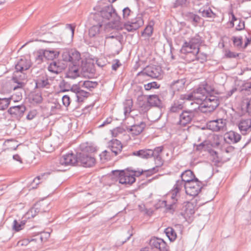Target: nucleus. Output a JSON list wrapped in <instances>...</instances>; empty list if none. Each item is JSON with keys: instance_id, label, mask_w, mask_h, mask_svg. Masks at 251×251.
Returning a JSON list of instances; mask_svg holds the SVG:
<instances>
[{"instance_id": "nucleus-12", "label": "nucleus", "mask_w": 251, "mask_h": 251, "mask_svg": "<svg viewBox=\"0 0 251 251\" xmlns=\"http://www.w3.org/2000/svg\"><path fill=\"white\" fill-rule=\"evenodd\" d=\"M196 112L194 110H184L179 115V120L177 125L180 126L185 127L190 124L195 117Z\"/></svg>"}, {"instance_id": "nucleus-30", "label": "nucleus", "mask_w": 251, "mask_h": 251, "mask_svg": "<svg viewBox=\"0 0 251 251\" xmlns=\"http://www.w3.org/2000/svg\"><path fill=\"white\" fill-rule=\"evenodd\" d=\"M48 69L49 71L56 75L61 73L62 70V68L60 65V63L54 61L50 64Z\"/></svg>"}, {"instance_id": "nucleus-11", "label": "nucleus", "mask_w": 251, "mask_h": 251, "mask_svg": "<svg viewBox=\"0 0 251 251\" xmlns=\"http://www.w3.org/2000/svg\"><path fill=\"white\" fill-rule=\"evenodd\" d=\"M207 128L213 131L225 132L226 130V120L223 119L212 120L207 124Z\"/></svg>"}, {"instance_id": "nucleus-24", "label": "nucleus", "mask_w": 251, "mask_h": 251, "mask_svg": "<svg viewBox=\"0 0 251 251\" xmlns=\"http://www.w3.org/2000/svg\"><path fill=\"white\" fill-rule=\"evenodd\" d=\"M36 88L38 89L48 88L50 85L49 79L46 75L41 76L35 80Z\"/></svg>"}, {"instance_id": "nucleus-13", "label": "nucleus", "mask_w": 251, "mask_h": 251, "mask_svg": "<svg viewBox=\"0 0 251 251\" xmlns=\"http://www.w3.org/2000/svg\"><path fill=\"white\" fill-rule=\"evenodd\" d=\"M149 245L152 249L158 250L159 251H170L169 247L162 239L152 237L151 239Z\"/></svg>"}, {"instance_id": "nucleus-59", "label": "nucleus", "mask_w": 251, "mask_h": 251, "mask_svg": "<svg viewBox=\"0 0 251 251\" xmlns=\"http://www.w3.org/2000/svg\"><path fill=\"white\" fill-rule=\"evenodd\" d=\"M109 152L107 151H102L100 154V157L101 161L104 162L106 160H107L109 158Z\"/></svg>"}, {"instance_id": "nucleus-20", "label": "nucleus", "mask_w": 251, "mask_h": 251, "mask_svg": "<svg viewBox=\"0 0 251 251\" xmlns=\"http://www.w3.org/2000/svg\"><path fill=\"white\" fill-rule=\"evenodd\" d=\"M97 24L93 25L89 30V35L91 38H98L102 40V36L100 35V28L102 27L101 23H97Z\"/></svg>"}, {"instance_id": "nucleus-31", "label": "nucleus", "mask_w": 251, "mask_h": 251, "mask_svg": "<svg viewBox=\"0 0 251 251\" xmlns=\"http://www.w3.org/2000/svg\"><path fill=\"white\" fill-rule=\"evenodd\" d=\"M181 179L186 182V183L194 180L195 177L193 172L190 170H187L184 171L180 175Z\"/></svg>"}, {"instance_id": "nucleus-53", "label": "nucleus", "mask_w": 251, "mask_h": 251, "mask_svg": "<svg viewBox=\"0 0 251 251\" xmlns=\"http://www.w3.org/2000/svg\"><path fill=\"white\" fill-rule=\"evenodd\" d=\"M206 141H204L198 145L194 144L195 150L197 151H205L206 149Z\"/></svg>"}, {"instance_id": "nucleus-51", "label": "nucleus", "mask_w": 251, "mask_h": 251, "mask_svg": "<svg viewBox=\"0 0 251 251\" xmlns=\"http://www.w3.org/2000/svg\"><path fill=\"white\" fill-rule=\"evenodd\" d=\"M243 38L242 37H232V41L234 46L237 47H241L242 45Z\"/></svg>"}, {"instance_id": "nucleus-3", "label": "nucleus", "mask_w": 251, "mask_h": 251, "mask_svg": "<svg viewBox=\"0 0 251 251\" xmlns=\"http://www.w3.org/2000/svg\"><path fill=\"white\" fill-rule=\"evenodd\" d=\"M31 66L30 60L24 57L21 58L15 64V71L13 73L11 80L17 85L13 87V90L22 88L24 86L23 80L25 79L26 75L23 73V71L29 69Z\"/></svg>"}, {"instance_id": "nucleus-56", "label": "nucleus", "mask_w": 251, "mask_h": 251, "mask_svg": "<svg viewBox=\"0 0 251 251\" xmlns=\"http://www.w3.org/2000/svg\"><path fill=\"white\" fill-rule=\"evenodd\" d=\"M158 171V170L156 169V167H153L151 169L144 171V174H145L146 176H150Z\"/></svg>"}, {"instance_id": "nucleus-32", "label": "nucleus", "mask_w": 251, "mask_h": 251, "mask_svg": "<svg viewBox=\"0 0 251 251\" xmlns=\"http://www.w3.org/2000/svg\"><path fill=\"white\" fill-rule=\"evenodd\" d=\"M98 82L90 80H86L83 82H80L79 85L81 87L87 89L89 91H92L98 85Z\"/></svg>"}, {"instance_id": "nucleus-35", "label": "nucleus", "mask_w": 251, "mask_h": 251, "mask_svg": "<svg viewBox=\"0 0 251 251\" xmlns=\"http://www.w3.org/2000/svg\"><path fill=\"white\" fill-rule=\"evenodd\" d=\"M164 232L171 241H174L177 237L175 230L171 227H168L165 229Z\"/></svg>"}, {"instance_id": "nucleus-5", "label": "nucleus", "mask_w": 251, "mask_h": 251, "mask_svg": "<svg viewBox=\"0 0 251 251\" xmlns=\"http://www.w3.org/2000/svg\"><path fill=\"white\" fill-rule=\"evenodd\" d=\"M137 75L143 77L147 76L152 78L161 79L163 75V71L160 66H148L144 68L143 71L139 72Z\"/></svg>"}, {"instance_id": "nucleus-42", "label": "nucleus", "mask_w": 251, "mask_h": 251, "mask_svg": "<svg viewBox=\"0 0 251 251\" xmlns=\"http://www.w3.org/2000/svg\"><path fill=\"white\" fill-rule=\"evenodd\" d=\"M186 182L181 179L176 181L174 186V189L176 190V192H179L184 187L185 189Z\"/></svg>"}, {"instance_id": "nucleus-2", "label": "nucleus", "mask_w": 251, "mask_h": 251, "mask_svg": "<svg viewBox=\"0 0 251 251\" xmlns=\"http://www.w3.org/2000/svg\"><path fill=\"white\" fill-rule=\"evenodd\" d=\"M79 149L80 151L77 152V163L85 168L93 167L96 160L92 153L96 151V147L88 143H84L80 145Z\"/></svg>"}, {"instance_id": "nucleus-57", "label": "nucleus", "mask_w": 251, "mask_h": 251, "mask_svg": "<svg viewBox=\"0 0 251 251\" xmlns=\"http://www.w3.org/2000/svg\"><path fill=\"white\" fill-rule=\"evenodd\" d=\"M154 159L156 164L155 167H156V169H158L159 167H161L163 164V160L161 156L154 157Z\"/></svg>"}, {"instance_id": "nucleus-54", "label": "nucleus", "mask_w": 251, "mask_h": 251, "mask_svg": "<svg viewBox=\"0 0 251 251\" xmlns=\"http://www.w3.org/2000/svg\"><path fill=\"white\" fill-rule=\"evenodd\" d=\"M243 103L245 104L247 112L248 113H251V98L245 100Z\"/></svg>"}, {"instance_id": "nucleus-18", "label": "nucleus", "mask_w": 251, "mask_h": 251, "mask_svg": "<svg viewBox=\"0 0 251 251\" xmlns=\"http://www.w3.org/2000/svg\"><path fill=\"white\" fill-rule=\"evenodd\" d=\"M77 153L75 155L73 153H69L60 158L59 163L62 165H74L77 163Z\"/></svg>"}, {"instance_id": "nucleus-62", "label": "nucleus", "mask_w": 251, "mask_h": 251, "mask_svg": "<svg viewBox=\"0 0 251 251\" xmlns=\"http://www.w3.org/2000/svg\"><path fill=\"white\" fill-rule=\"evenodd\" d=\"M237 22H238V25L236 26L235 29L236 30H241L245 28V22L244 21L239 20Z\"/></svg>"}, {"instance_id": "nucleus-44", "label": "nucleus", "mask_w": 251, "mask_h": 251, "mask_svg": "<svg viewBox=\"0 0 251 251\" xmlns=\"http://www.w3.org/2000/svg\"><path fill=\"white\" fill-rule=\"evenodd\" d=\"M50 174V173L49 172L44 173L41 174V175L38 176L37 177H36L34 179V180H33V181L31 183V184L32 185V188H36V186L40 183L39 180L41 178H42L45 176H49Z\"/></svg>"}, {"instance_id": "nucleus-39", "label": "nucleus", "mask_w": 251, "mask_h": 251, "mask_svg": "<svg viewBox=\"0 0 251 251\" xmlns=\"http://www.w3.org/2000/svg\"><path fill=\"white\" fill-rule=\"evenodd\" d=\"M133 102L131 99H128L125 100L124 102V113L126 115L127 114H129L131 111V108L132 107Z\"/></svg>"}, {"instance_id": "nucleus-36", "label": "nucleus", "mask_w": 251, "mask_h": 251, "mask_svg": "<svg viewBox=\"0 0 251 251\" xmlns=\"http://www.w3.org/2000/svg\"><path fill=\"white\" fill-rule=\"evenodd\" d=\"M198 12L199 13H201V16L204 18H214L215 17V14L210 8L206 9L201 8Z\"/></svg>"}, {"instance_id": "nucleus-38", "label": "nucleus", "mask_w": 251, "mask_h": 251, "mask_svg": "<svg viewBox=\"0 0 251 251\" xmlns=\"http://www.w3.org/2000/svg\"><path fill=\"white\" fill-rule=\"evenodd\" d=\"M26 223L25 220H23L20 222H18L16 220H14L13 223V229L16 231H19L22 229Z\"/></svg>"}, {"instance_id": "nucleus-58", "label": "nucleus", "mask_w": 251, "mask_h": 251, "mask_svg": "<svg viewBox=\"0 0 251 251\" xmlns=\"http://www.w3.org/2000/svg\"><path fill=\"white\" fill-rule=\"evenodd\" d=\"M124 132V130L121 127H117L112 130V134L113 136L117 137L120 134H122Z\"/></svg>"}, {"instance_id": "nucleus-46", "label": "nucleus", "mask_w": 251, "mask_h": 251, "mask_svg": "<svg viewBox=\"0 0 251 251\" xmlns=\"http://www.w3.org/2000/svg\"><path fill=\"white\" fill-rule=\"evenodd\" d=\"M39 212V210L34 207L31 208L25 215V219L34 218Z\"/></svg>"}, {"instance_id": "nucleus-14", "label": "nucleus", "mask_w": 251, "mask_h": 251, "mask_svg": "<svg viewBox=\"0 0 251 251\" xmlns=\"http://www.w3.org/2000/svg\"><path fill=\"white\" fill-rule=\"evenodd\" d=\"M237 126L243 135L251 132V119L242 118L238 123Z\"/></svg>"}, {"instance_id": "nucleus-48", "label": "nucleus", "mask_w": 251, "mask_h": 251, "mask_svg": "<svg viewBox=\"0 0 251 251\" xmlns=\"http://www.w3.org/2000/svg\"><path fill=\"white\" fill-rule=\"evenodd\" d=\"M123 29H126L128 32H133L136 29L134 28V26L130 21L125 23L124 24H122Z\"/></svg>"}, {"instance_id": "nucleus-23", "label": "nucleus", "mask_w": 251, "mask_h": 251, "mask_svg": "<svg viewBox=\"0 0 251 251\" xmlns=\"http://www.w3.org/2000/svg\"><path fill=\"white\" fill-rule=\"evenodd\" d=\"M109 148L112 152L114 153L116 156L121 152L123 146L120 141L115 139L111 140L109 145Z\"/></svg>"}, {"instance_id": "nucleus-17", "label": "nucleus", "mask_w": 251, "mask_h": 251, "mask_svg": "<svg viewBox=\"0 0 251 251\" xmlns=\"http://www.w3.org/2000/svg\"><path fill=\"white\" fill-rule=\"evenodd\" d=\"M195 213V205L191 202L184 203L181 212L183 217L187 220L190 219Z\"/></svg>"}, {"instance_id": "nucleus-37", "label": "nucleus", "mask_w": 251, "mask_h": 251, "mask_svg": "<svg viewBox=\"0 0 251 251\" xmlns=\"http://www.w3.org/2000/svg\"><path fill=\"white\" fill-rule=\"evenodd\" d=\"M44 56L45 59L47 60H53L54 58L57 57L59 55V52L54 50H45Z\"/></svg>"}, {"instance_id": "nucleus-6", "label": "nucleus", "mask_w": 251, "mask_h": 251, "mask_svg": "<svg viewBox=\"0 0 251 251\" xmlns=\"http://www.w3.org/2000/svg\"><path fill=\"white\" fill-rule=\"evenodd\" d=\"M219 105L218 97L209 94L204 102L201 104V110L203 113H210L213 111Z\"/></svg>"}, {"instance_id": "nucleus-43", "label": "nucleus", "mask_w": 251, "mask_h": 251, "mask_svg": "<svg viewBox=\"0 0 251 251\" xmlns=\"http://www.w3.org/2000/svg\"><path fill=\"white\" fill-rule=\"evenodd\" d=\"M153 29V25H148L142 32V35L149 38L152 34Z\"/></svg>"}, {"instance_id": "nucleus-21", "label": "nucleus", "mask_w": 251, "mask_h": 251, "mask_svg": "<svg viewBox=\"0 0 251 251\" xmlns=\"http://www.w3.org/2000/svg\"><path fill=\"white\" fill-rule=\"evenodd\" d=\"M146 126V124L144 122H141L139 124L134 125L131 126H127L126 130L131 132L134 135L140 134L144 130Z\"/></svg>"}, {"instance_id": "nucleus-61", "label": "nucleus", "mask_w": 251, "mask_h": 251, "mask_svg": "<svg viewBox=\"0 0 251 251\" xmlns=\"http://www.w3.org/2000/svg\"><path fill=\"white\" fill-rule=\"evenodd\" d=\"M225 56L227 58H236L238 56V54L230 50H226L225 52Z\"/></svg>"}, {"instance_id": "nucleus-15", "label": "nucleus", "mask_w": 251, "mask_h": 251, "mask_svg": "<svg viewBox=\"0 0 251 251\" xmlns=\"http://www.w3.org/2000/svg\"><path fill=\"white\" fill-rule=\"evenodd\" d=\"M25 110V106L24 104H21L10 107L7 112L13 118L20 119L23 117Z\"/></svg>"}, {"instance_id": "nucleus-45", "label": "nucleus", "mask_w": 251, "mask_h": 251, "mask_svg": "<svg viewBox=\"0 0 251 251\" xmlns=\"http://www.w3.org/2000/svg\"><path fill=\"white\" fill-rule=\"evenodd\" d=\"M61 106L58 102L52 103L50 106V112L52 114H57L61 111Z\"/></svg>"}, {"instance_id": "nucleus-52", "label": "nucleus", "mask_w": 251, "mask_h": 251, "mask_svg": "<svg viewBox=\"0 0 251 251\" xmlns=\"http://www.w3.org/2000/svg\"><path fill=\"white\" fill-rule=\"evenodd\" d=\"M160 85L156 82H152L144 85V88L146 90H150L152 88H158Z\"/></svg>"}, {"instance_id": "nucleus-26", "label": "nucleus", "mask_w": 251, "mask_h": 251, "mask_svg": "<svg viewBox=\"0 0 251 251\" xmlns=\"http://www.w3.org/2000/svg\"><path fill=\"white\" fill-rule=\"evenodd\" d=\"M152 152L151 149H143L133 151L130 155L138 156L142 159H149L151 157Z\"/></svg>"}, {"instance_id": "nucleus-19", "label": "nucleus", "mask_w": 251, "mask_h": 251, "mask_svg": "<svg viewBox=\"0 0 251 251\" xmlns=\"http://www.w3.org/2000/svg\"><path fill=\"white\" fill-rule=\"evenodd\" d=\"M241 135L233 130L226 132L224 137L225 141L229 144H235L239 142L241 139Z\"/></svg>"}, {"instance_id": "nucleus-28", "label": "nucleus", "mask_w": 251, "mask_h": 251, "mask_svg": "<svg viewBox=\"0 0 251 251\" xmlns=\"http://www.w3.org/2000/svg\"><path fill=\"white\" fill-rule=\"evenodd\" d=\"M184 101L179 100H176L172 103L169 109L171 113H178L184 108Z\"/></svg>"}, {"instance_id": "nucleus-27", "label": "nucleus", "mask_w": 251, "mask_h": 251, "mask_svg": "<svg viewBox=\"0 0 251 251\" xmlns=\"http://www.w3.org/2000/svg\"><path fill=\"white\" fill-rule=\"evenodd\" d=\"M188 55L192 56L191 61L198 60L201 63H203L207 60V55L206 53L200 52V50L198 51H192V53H187Z\"/></svg>"}, {"instance_id": "nucleus-41", "label": "nucleus", "mask_w": 251, "mask_h": 251, "mask_svg": "<svg viewBox=\"0 0 251 251\" xmlns=\"http://www.w3.org/2000/svg\"><path fill=\"white\" fill-rule=\"evenodd\" d=\"M43 240V238L42 235H37L34 238L31 239H25L23 240L22 245H27L28 243L31 242H42Z\"/></svg>"}, {"instance_id": "nucleus-47", "label": "nucleus", "mask_w": 251, "mask_h": 251, "mask_svg": "<svg viewBox=\"0 0 251 251\" xmlns=\"http://www.w3.org/2000/svg\"><path fill=\"white\" fill-rule=\"evenodd\" d=\"M179 100L182 101H184V100L195 101L193 92L190 94L181 95L180 96Z\"/></svg>"}, {"instance_id": "nucleus-60", "label": "nucleus", "mask_w": 251, "mask_h": 251, "mask_svg": "<svg viewBox=\"0 0 251 251\" xmlns=\"http://www.w3.org/2000/svg\"><path fill=\"white\" fill-rule=\"evenodd\" d=\"M62 103L65 107H68L70 104V98L68 95H64L62 98Z\"/></svg>"}, {"instance_id": "nucleus-25", "label": "nucleus", "mask_w": 251, "mask_h": 251, "mask_svg": "<svg viewBox=\"0 0 251 251\" xmlns=\"http://www.w3.org/2000/svg\"><path fill=\"white\" fill-rule=\"evenodd\" d=\"M186 20L194 26H196L201 23L202 19L199 15L193 12H187L185 14Z\"/></svg>"}, {"instance_id": "nucleus-49", "label": "nucleus", "mask_w": 251, "mask_h": 251, "mask_svg": "<svg viewBox=\"0 0 251 251\" xmlns=\"http://www.w3.org/2000/svg\"><path fill=\"white\" fill-rule=\"evenodd\" d=\"M163 149V146H159L156 147L155 148H154L153 150H151V151L152 153L151 155V157H156L157 156H161L160 153L162 152Z\"/></svg>"}, {"instance_id": "nucleus-8", "label": "nucleus", "mask_w": 251, "mask_h": 251, "mask_svg": "<svg viewBox=\"0 0 251 251\" xmlns=\"http://www.w3.org/2000/svg\"><path fill=\"white\" fill-rule=\"evenodd\" d=\"M113 173L118 177L119 183L122 184L130 185L135 181V177L128 171L116 170L113 171Z\"/></svg>"}, {"instance_id": "nucleus-1", "label": "nucleus", "mask_w": 251, "mask_h": 251, "mask_svg": "<svg viewBox=\"0 0 251 251\" xmlns=\"http://www.w3.org/2000/svg\"><path fill=\"white\" fill-rule=\"evenodd\" d=\"M93 19L96 23H102L107 21H110L111 27L117 30H122V23L121 17L118 15L116 10L111 5L104 6L100 11L93 15Z\"/></svg>"}, {"instance_id": "nucleus-22", "label": "nucleus", "mask_w": 251, "mask_h": 251, "mask_svg": "<svg viewBox=\"0 0 251 251\" xmlns=\"http://www.w3.org/2000/svg\"><path fill=\"white\" fill-rule=\"evenodd\" d=\"M22 98L21 94L18 95V98L15 99L14 96H12L9 98H0V110H4L6 109L9 106L11 100H13L14 101H18Z\"/></svg>"}, {"instance_id": "nucleus-64", "label": "nucleus", "mask_w": 251, "mask_h": 251, "mask_svg": "<svg viewBox=\"0 0 251 251\" xmlns=\"http://www.w3.org/2000/svg\"><path fill=\"white\" fill-rule=\"evenodd\" d=\"M37 113L35 110L30 111L26 116V119L31 120L33 119L36 116Z\"/></svg>"}, {"instance_id": "nucleus-9", "label": "nucleus", "mask_w": 251, "mask_h": 251, "mask_svg": "<svg viewBox=\"0 0 251 251\" xmlns=\"http://www.w3.org/2000/svg\"><path fill=\"white\" fill-rule=\"evenodd\" d=\"M202 188V183L198 178L186 183L185 192L187 195L195 197L198 195Z\"/></svg>"}, {"instance_id": "nucleus-34", "label": "nucleus", "mask_w": 251, "mask_h": 251, "mask_svg": "<svg viewBox=\"0 0 251 251\" xmlns=\"http://www.w3.org/2000/svg\"><path fill=\"white\" fill-rule=\"evenodd\" d=\"M77 65H73V66L69 68L67 73L68 77L75 78L79 76V72Z\"/></svg>"}, {"instance_id": "nucleus-63", "label": "nucleus", "mask_w": 251, "mask_h": 251, "mask_svg": "<svg viewBox=\"0 0 251 251\" xmlns=\"http://www.w3.org/2000/svg\"><path fill=\"white\" fill-rule=\"evenodd\" d=\"M130 10L128 7H126L123 10V17L126 19L128 18L130 13Z\"/></svg>"}, {"instance_id": "nucleus-4", "label": "nucleus", "mask_w": 251, "mask_h": 251, "mask_svg": "<svg viewBox=\"0 0 251 251\" xmlns=\"http://www.w3.org/2000/svg\"><path fill=\"white\" fill-rule=\"evenodd\" d=\"M202 38L199 35L196 34L190 38L189 41H185L180 50L181 52L183 54L192 53V51H199V47L202 43Z\"/></svg>"}, {"instance_id": "nucleus-33", "label": "nucleus", "mask_w": 251, "mask_h": 251, "mask_svg": "<svg viewBox=\"0 0 251 251\" xmlns=\"http://www.w3.org/2000/svg\"><path fill=\"white\" fill-rule=\"evenodd\" d=\"M147 102L150 106L159 107L161 102L157 95H150L148 97Z\"/></svg>"}, {"instance_id": "nucleus-55", "label": "nucleus", "mask_w": 251, "mask_h": 251, "mask_svg": "<svg viewBox=\"0 0 251 251\" xmlns=\"http://www.w3.org/2000/svg\"><path fill=\"white\" fill-rule=\"evenodd\" d=\"M32 100L36 103H41L42 101V97L40 93H36L32 95Z\"/></svg>"}, {"instance_id": "nucleus-16", "label": "nucleus", "mask_w": 251, "mask_h": 251, "mask_svg": "<svg viewBox=\"0 0 251 251\" xmlns=\"http://www.w3.org/2000/svg\"><path fill=\"white\" fill-rule=\"evenodd\" d=\"M80 87L79 85H73L71 89V91L75 94L78 102H83L90 95L89 92L82 90Z\"/></svg>"}, {"instance_id": "nucleus-50", "label": "nucleus", "mask_w": 251, "mask_h": 251, "mask_svg": "<svg viewBox=\"0 0 251 251\" xmlns=\"http://www.w3.org/2000/svg\"><path fill=\"white\" fill-rule=\"evenodd\" d=\"M44 54V51L43 50H40L37 52V55L36 57V61L37 62L38 64L41 63L45 59V56L43 55Z\"/></svg>"}, {"instance_id": "nucleus-29", "label": "nucleus", "mask_w": 251, "mask_h": 251, "mask_svg": "<svg viewBox=\"0 0 251 251\" xmlns=\"http://www.w3.org/2000/svg\"><path fill=\"white\" fill-rule=\"evenodd\" d=\"M185 79L181 78L174 81L171 85V88L174 92L182 90L185 83Z\"/></svg>"}, {"instance_id": "nucleus-7", "label": "nucleus", "mask_w": 251, "mask_h": 251, "mask_svg": "<svg viewBox=\"0 0 251 251\" xmlns=\"http://www.w3.org/2000/svg\"><path fill=\"white\" fill-rule=\"evenodd\" d=\"M213 90L206 82H204L202 86L199 87L193 91L194 99L197 103L201 102L205 100L210 92Z\"/></svg>"}, {"instance_id": "nucleus-10", "label": "nucleus", "mask_w": 251, "mask_h": 251, "mask_svg": "<svg viewBox=\"0 0 251 251\" xmlns=\"http://www.w3.org/2000/svg\"><path fill=\"white\" fill-rule=\"evenodd\" d=\"M81 58L80 53L74 49L66 50L62 53V59L64 61L72 62L77 65Z\"/></svg>"}, {"instance_id": "nucleus-40", "label": "nucleus", "mask_w": 251, "mask_h": 251, "mask_svg": "<svg viewBox=\"0 0 251 251\" xmlns=\"http://www.w3.org/2000/svg\"><path fill=\"white\" fill-rule=\"evenodd\" d=\"M137 30L144 24V21L141 17H138L130 21Z\"/></svg>"}]
</instances>
